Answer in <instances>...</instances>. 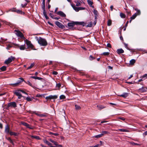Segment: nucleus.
Returning <instances> with one entry per match:
<instances>
[{"mask_svg": "<svg viewBox=\"0 0 147 147\" xmlns=\"http://www.w3.org/2000/svg\"><path fill=\"white\" fill-rule=\"evenodd\" d=\"M118 131H120L121 132H129V131L128 130L124 129H118Z\"/></svg>", "mask_w": 147, "mask_h": 147, "instance_id": "28", "label": "nucleus"}, {"mask_svg": "<svg viewBox=\"0 0 147 147\" xmlns=\"http://www.w3.org/2000/svg\"><path fill=\"white\" fill-rule=\"evenodd\" d=\"M135 62V60L134 59H132L130 61V64L131 65L133 64Z\"/></svg>", "mask_w": 147, "mask_h": 147, "instance_id": "37", "label": "nucleus"}, {"mask_svg": "<svg viewBox=\"0 0 147 147\" xmlns=\"http://www.w3.org/2000/svg\"><path fill=\"white\" fill-rule=\"evenodd\" d=\"M109 133V132L108 131H102V134H103L104 136L105 134H108Z\"/></svg>", "mask_w": 147, "mask_h": 147, "instance_id": "47", "label": "nucleus"}, {"mask_svg": "<svg viewBox=\"0 0 147 147\" xmlns=\"http://www.w3.org/2000/svg\"><path fill=\"white\" fill-rule=\"evenodd\" d=\"M100 146V144H97V145L94 146V147H99Z\"/></svg>", "mask_w": 147, "mask_h": 147, "instance_id": "64", "label": "nucleus"}, {"mask_svg": "<svg viewBox=\"0 0 147 147\" xmlns=\"http://www.w3.org/2000/svg\"><path fill=\"white\" fill-rule=\"evenodd\" d=\"M128 95V93L126 92L123 93L122 94L119 95L118 96L123 97L124 98H126Z\"/></svg>", "mask_w": 147, "mask_h": 147, "instance_id": "14", "label": "nucleus"}, {"mask_svg": "<svg viewBox=\"0 0 147 147\" xmlns=\"http://www.w3.org/2000/svg\"><path fill=\"white\" fill-rule=\"evenodd\" d=\"M92 22H91L89 24L86 25V24L85 26L87 27H91L92 26Z\"/></svg>", "mask_w": 147, "mask_h": 147, "instance_id": "40", "label": "nucleus"}, {"mask_svg": "<svg viewBox=\"0 0 147 147\" xmlns=\"http://www.w3.org/2000/svg\"><path fill=\"white\" fill-rule=\"evenodd\" d=\"M65 98V96L63 95H61L60 96V98L61 99H64Z\"/></svg>", "mask_w": 147, "mask_h": 147, "instance_id": "46", "label": "nucleus"}, {"mask_svg": "<svg viewBox=\"0 0 147 147\" xmlns=\"http://www.w3.org/2000/svg\"><path fill=\"white\" fill-rule=\"evenodd\" d=\"M24 42L27 46V48H26L27 49H33L34 46L32 44L30 41L28 40L27 39H26V40H24Z\"/></svg>", "mask_w": 147, "mask_h": 147, "instance_id": "2", "label": "nucleus"}, {"mask_svg": "<svg viewBox=\"0 0 147 147\" xmlns=\"http://www.w3.org/2000/svg\"><path fill=\"white\" fill-rule=\"evenodd\" d=\"M86 24V23H85L83 22H80L79 25H82L83 26H85Z\"/></svg>", "mask_w": 147, "mask_h": 147, "instance_id": "39", "label": "nucleus"}, {"mask_svg": "<svg viewBox=\"0 0 147 147\" xmlns=\"http://www.w3.org/2000/svg\"><path fill=\"white\" fill-rule=\"evenodd\" d=\"M111 24V20H109L108 21L107 25L108 26H110Z\"/></svg>", "mask_w": 147, "mask_h": 147, "instance_id": "50", "label": "nucleus"}, {"mask_svg": "<svg viewBox=\"0 0 147 147\" xmlns=\"http://www.w3.org/2000/svg\"><path fill=\"white\" fill-rule=\"evenodd\" d=\"M30 78L34 79H37L38 80H41L42 79V78L40 77H39L37 76H32L30 77Z\"/></svg>", "mask_w": 147, "mask_h": 147, "instance_id": "22", "label": "nucleus"}, {"mask_svg": "<svg viewBox=\"0 0 147 147\" xmlns=\"http://www.w3.org/2000/svg\"><path fill=\"white\" fill-rule=\"evenodd\" d=\"M16 32V34L18 36L20 37L23 34L19 30H15L14 31Z\"/></svg>", "mask_w": 147, "mask_h": 147, "instance_id": "13", "label": "nucleus"}, {"mask_svg": "<svg viewBox=\"0 0 147 147\" xmlns=\"http://www.w3.org/2000/svg\"><path fill=\"white\" fill-rule=\"evenodd\" d=\"M31 137L32 138H35L38 140H39L40 139V137L37 136H31Z\"/></svg>", "mask_w": 147, "mask_h": 147, "instance_id": "23", "label": "nucleus"}, {"mask_svg": "<svg viewBox=\"0 0 147 147\" xmlns=\"http://www.w3.org/2000/svg\"><path fill=\"white\" fill-rule=\"evenodd\" d=\"M56 13L62 17H65L66 15L63 11H59Z\"/></svg>", "mask_w": 147, "mask_h": 147, "instance_id": "10", "label": "nucleus"}, {"mask_svg": "<svg viewBox=\"0 0 147 147\" xmlns=\"http://www.w3.org/2000/svg\"><path fill=\"white\" fill-rule=\"evenodd\" d=\"M140 90H142V92H144L145 91V89H144V88L143 87H142L141 88H140Z\"/></svg>", "mask_w": 147, "mask_h": 147, "instance_id": "63", "label": "nucleus"}, {"mask_svg": "<svg viewBox=\"0 0 147 147\" xmlns=\"http://www.w3.org/2000/svg\"><path fill=\"white\" fill-rule=\"evenodd\" d=\"M50 141L53 143L55 146H53L51 145V147H62V146L61 145H59L58 144V143L56 141L53 140L51 139H50L49 140Z\"/></svg>", "mask_w": 147, "mask_h": 147, "instance_id": "5", "label": "nucleus"}, {"mask_svg": "<svg viewBox=\"0 0 147 147\" xmlns=\"http://www.w3.org/2000/svg\"><path fill=\"white\" fill-rule=\"evenodd\" d=\"M42 9L43 11L45 10V5H42Z\"/></svg>", "mask_w": 147, "mask_h": 147, "instance_id": "57", "label": "nucleus"}, {"mask_svg": "<svg viewBox=\"0 0 147 147\" xmlns=\"http://www.w3.org/2000/svg\"><path fill=\"white\" fill-rule=\"evenodd\" d=\"M57 95H50L46 97V99H55L57 98Z\"/></svg>", "mask_w": 147, "mask_h": 147, "instance_id": "9", "label": "nucleus"}, {"mask_svg": "<svg viewBox=\"0 0 147 147\" xmlns=\"http://www.w3.org/2000/svg\"><path fill=\"white\" fill-rule=\"evenodd\" d=\"M17 107L16 104L15 102H11L8 103L6 107V109H8L9 107H13L15 108Z\"/></svg>", "mask_w": 147, "mask_h": 147, "instance_id": "6", "label": "nucleus"}, {"mask_svg": "<svg viewBox=\"0 0 147 147\" xmlns=\"http://www.w3.org/2000/svg\"><path fill=\"white\" fill-rule=\"evenodd\" d=\"M80 22H74V25H78L80 24Z\"/></svg>", "mask_w": 147, "mask_h": 147, "instance_id": "61", "label": "nucleus"}, {"mask_svg": "<svg viewBox=\"0 0 147 147\" xmlns=\"http://www.w3.org/2000/svg\"><path fill=\"white\" fill-rule=\"evenodd\" d=\"M26 100L28 101H31L32 100V99L29 97H27Z\"/></svg>", "mask_w": 147, "mask_h": 147, "instance_id": "52", "label": "nucleus"}, {"mask_svg": "<svg viewBox=\"0 0 147 147\" xmlns=\"http://www.w3.org/2000/svg\"><path fill=\"white\" fill-rule=\"evenodd\" d=\"M94 14L97 15L98 13V11L97 10H94Z\"/></svg>", "mask_w": 147, "mask_h": 147, "instance_id": "58", "label": "nucleus"}, {"mask_svg": "<svg viewBox=\"0 0 147 147\" xmlns=\"http://www.w3.org/2000/svg\"><path fill=\"white\" fill-rule=\"evenodd\" d=\"M135 10H136V11H137L136 13H137V16L140 15L141 13H140V10H139L138 9H135Z\"/></svg>", "mask_w": 147, "mask_h": 147, "instance_id": "43", "label": "nucleus"}, {"mask_svg": "<svg viewBox=\"0 0 147 147\" xmlns=\"http://www.w3.org/2000/svg\"><path fill=\"white\" fill-rule=\"evenodd\" d=\"M16 9L15 8H13L10 9H9L8 11H12L13 12H16Z\"/></svg>", "mask_w": 147, "mask_h": 147, "instance_id": "29", "label": "nucleus"}, {"mask_svg": "<svg viewBox=\"0 0 147 147\" xmlns=\"http://www.w3.org/2000/svg\"><path fill=\"white\" fill-rule=\"evenodd\" d=\"M55 24L60 28L63 29L65 27L64 26L58 21H56L55 22Z\"/></svg>", "mask_w": 147, "mask_h": 147, "instance_id": "8", "label": "nucleus"}, {"mask_svg": "<svg viewBox=\"0 0 147 147\" xmlns=\"http://www.w3.org/2000/svg\"><path fill=\"white\" fill-rule=\"evenodd\" d=\"M0 69L2 71H4L6 69V67L5 66H3L0 68Z\"/></svg>", "mask_w": 147, "mask_h": 147, "instance_id": "31", "label": "nucleus"}, {"mask_svg": "<svg viewBox=\"0 0 147 147\" xmlns=\"http://www.w3.org/2000/svg\"><path fill=\"white\" fill-rule=\"evenodd\" d=\"M7 140L9 141L10 143L13 144V142L12 140L11 139V138H8L7 139Z\"/></svg>", "mask_w": 147, "mask_h": 147, "instance_id": "51", "label": "nucleus"}, {"mask_svg": "<svg viewBox=\"0 0 147 147\" xmlns=\"http://www.w3.org/2000/svg\"><path fill=\"white\" fill-rule=\"evenodd\" d=\"M19 83H19V82L18 81L16 83L14 84H10L14 86H17L18 85Z\"/></svg>", "mask_w": 147, "mask_h": 147, "instance_id": "34", "label": "nucleus"}, {"mask_svg": "<svg viewBox=\"0 0 147 147\" xmlns=\"http://www.w3.org/2000/svg\"><path fill=\"white\" fill-rule=\"evenodd\" d=\"M97 107L98 108V109L99 110H101V109L105 108V107L104 106L102 105H97Z\"/></svg>", "mask_w": 147, "mask_h": 147, "instance_id": "19", "label": "nucleus"}, {"mask_svg": "<svg viewBox=\"0 0 147 147\" xmlns=\"http://www.w3.org/2000/svg\"><path fill=\"white\" fill-rule=\"evenodd\" d=\"M120 16L121 17L123 18H124L125 17V15L122 13H120Z\"/></svg>", "mask_w": 147, "mask_h": 147, "instance_id": "35", "label": "nucleus"}, {"mask_svg": "<svg viewBox=\"0 0 147 147\" xmlns=\"http://www.w3.org/2000/svg\"><path fill=\"white\" fill-rule=\"evenodd\" d=\"M130 144L132 145L140 146V144L135 143L133 142H130Z\"/></svg>", "mask_w": 147, "mask_h": 147, "instance_id": "38", "label": "nucleus"}, {"mask_svg": "<svg viewBox=\"0 0 147 147\" xmlns=\"http://www.w3.org/2000/svg\"><path fill=\"white\" fill-rule=\"evenodd\" d=\"M137 13H135L132 16H131L130 18V19H131V20H134V19L137 16Z\"/></svg>", "mask_w": 147, "mask_h": 147, "instance_id": "24", "label": "nucleus"}, {"mask_svg": "<svg viewBox=\"0 0 147 147\" xmlns=\"http://www.w3.org/2000/svg\"><path fill=\"white\" fill-rule=\"evenodd\" d=\"M49 15L53 19L54 18V15L52 13H50Z\"/></svg>", "mask_w": 147, "mask_h": 147, "instance_id": "55", "label": "nucleus"}, {"mask_svg": "<svg viewBox=\"0 0 147 147\" xmlns=\"http://www.w3.org/2000/svg\"><path fill=\"white\" fill-rule=\"evenodd\" d=\"M71 5L73 9L76 12L80 10H84L85 9V7H77L73 3H71Z\"/></svg>", "mask_w": 147, "mask_h": 147, "instance_id": "3", "label": "nucleus"}, {"mask_svg": "<svg viewBox=\"0 0 147 147\" xmlns=\"http://www.w3.org/2000/svg\"><path fill=\"white\" fill-rule=\"evenodd\" d=\"M17 46L18 47L19 49L21 50H24L25 49H26L27 48L25 47V44L20 45H17Z\"/></svg>", "mask_w": 147, "mask_h": 147, "instance_id": "12", "label": "nucleus"}, {"mask_svg": "<svg viewBox=\"0 0 147 147\" xmlns=\"http://www.w3.org/2000/svg\"><path fill=\"white\" fill-rule=\"evenodd\" d=\"M103 136V134H98V135L94 136L92 137L94 138H100L101 137H102Z\"/></svg>", "mask_w": 147, "mask_h": 147, "instance_id": "21", "label": "nucleus"}, {"mask_svg": "<svg viewBox=\"0 0 147 147\" xmlns=\"http://www.w3.org/2000/svg\"><path fill=\"white\" fill-rule=\"evenodd\" d=\"M107 47L110 48H111V45L109 43H108L107 44Z\"/></svg>", "mask_w": 147, "mask_h": 147, "instance_id": "59", "label": "nucleus"}, {"mask_svg": "<svg viewBox=\"0 0 147 147\" xmlns=\"http://www.w3.org/2000/svg\"><path fill=\"white\" fill-rule=\"evenodd\" d=\"M21 124L24 126H26L27 128L30 129H33V128L32 127H31L29 124L26 123L24 122H22L21 123Z\"/></svg>", "mask_w": 147, "mask_h": 147, "instance_id": "11", "label": "nucleus"}, {"mask_svg": "<svg viewBox=\"0 0 147 147\" xmlns=\"http://www.w3.org/2000/svg\"><path fill=\"white\" fill-rule=\"evenodd\" d=\"M9 134L11 136L13 135L15 136H18V133L13 131H10L9 132Z\"/></svg>", "mask_w": 147, "mask_h": 147, "instance_id": "18", "label": "nucleus"}, {"mask_svg": "<svg viewBox=\"0 0 147 147\" xmlns=\"http://www.w3.org/2000/svg\"><path fill=\"white\" fill-rule=\"evenodd\" d=\"M89 59L91 61H92V60L95 59V58L93 57L92 55H90L89 57Z\"/></svg>", "mask_w": 147, "mask_h": 147, "instance_id": "44", "label": "nucleus"}, {"mask_svg": "<svg viewBox=\"0 0 147 147\" xmlns=\"http://www.w3.org/2000/svg\"><path fill=\"white\" fill-rule=\"evenodd\" d=\"M20 90V92H22V93H24L26 95H28L27 93H26V92H24V91L23 90Z\"/></svg>", "mask_w": 147, "mask_h": 147, "instance_id": "60", "label": "nucleus"}, {"mask_svg": "<svg viewBox=\"0 0 147 147\" xmlns=\"http://www.w3.org/2000/svg\"><path fill=\"white\" fill-rule=\"evenodd\" d=\"M118 119H120L124 121L125 120V119L123 117H119L118 118Z\"/></svg>", "mask_w": 147, "mask_h": 147, "instance_id": "62", "label": "nucleus"}, {"mask_svg": "<svg viewBox=\"0 0 147 147\" xmlns=\"http://www.w3.org/2000/svg\"><path fill=\"white\" fill-rule=\"evenodd\" d=\"M47 116V115L45 114H40L39 117H43Z\"/></svg>", "mask_w": 147, "mask_h": 147, "instance_id": "54", "label": "nucleus"}, {"mask_svg": "<svg viewBox=\"0 0 147 147\" xmlns=\"http://www.w3.org/2000/svg\"><path fill=\"white\" fill-rule=\"evenodd\" d=\"M9 128L8 125H6L5 129V132L7 134L9 133Z\"/></svg>", "mask_w": 147, "mask_h": 147, "instance_id": "16", "label": "nucleus"}, {"mask_svg": "<svg viewBox=\"0 0 147 147\" xmlns=\"http://www.w3.org/2000/svg\"><path fill=\"white\" fill-rule=\"evenodd\" d=\"M44 142V143L46 144L49 146L50 147H51L52 144L49 142H48L47 140H45Z\"/></svg>", "mask_w": 147, "mask_h": 147, "instance_id": "25", "label": "nucleus"}, {"mask_svg": "<svg viewBox=\"0 0 147 147\" xmlns=\"http://www.w3.org/2000/svg\"><path fill=\"white\" fill-rule=\"evenodd\" d=\"M16 58L15 57L11 56L10 57L8 58L7 59L5 60V63L7 64H8L14 61Z\"/></svg>", "mask_w": 147, "mask_h": 147, "instance_id": "4", "label": "nucleus"}, {"mask_svg": "<svg viewBox=\"0 0 147 147\" xmlns=\"http://www.w3.org/2000/svg\"><path fill=\"white\" fill-rule=\"evenodd\" d=\"M19 79L20 80L18 81V82H19V83H20L22 82H23L24 81V79H23V78H19Z\"/></svg>", "mask_w": 147, "mask_h": 147, "instance_id": "53", "label": "nucleus"}, {"mask_svg": "<svg viewBox=\"0 0 147 147\" xmlns=\"http://www.w3.org/2000/svg\"><path fill=\"white\" fill-rule=\"evenodd\" d=\"M34 65V63H32L31 64L30 66L27 68V69H29L32 68Z\"/></svg>", "mask_w": 147, "mask_h": 147, "instance_id": "33", "label": "nucleus"}, {"mask_svg": "<svg viewBox=\"0 0 147 147\" xmlns=\"http://www.w3.org/2000/svg\"><path fill=\"white\" fill-rule=\"evenodd\" d=\"M52 73L53 75H57L58 74V72L55 71H53Z\"/></svg>", "mask_w": 147, "mask_h": 147, "instance_id": "56", "label": "nucleus"}, {"mask_svg": "<svg viewBox=\"0 0 147 147\" xmlns=\"http://www.w3.org/2000/svg\"><path fill=\"white\" fill-rule=\"evenodd\" d=\"M87 2L88 4L92 8H94V6L92 5L93 2L91 0H87Z\"/></svg>", "mask_w": 147, "mask_h": 147, "instance_id": "17", "label": "nucleus"}, {"mask_svg": "<svg viewBox=\"0 0 147 147\" xmlns=\"http://www.w3.org/2000/svg\"><path fill=\"white\" fill-rule=\"evenodd\" d=\"M16 12L18 13H21V14H24V12H23L22 11L20 10H16Z\"/></svg>", "mask_w": 147, "mask_h": 147, "instance_id": "36", "label": "nucleus"}, {"mask_svg": "<svg viewBox=\"0 0 147 147\" xmlns=\"http://www.w3.org/2000/svg\"><path fill=\"white\" fill-rule=\"evenodd\" d=\"M43 14L46 19H48L49 18L46 14L45 10L43 11Z\"/></svg>", "mask_w": 147, "mask_h": 147, "instance_id": "26", "label": "nucleus"}, {"mask_svg": "<svg viewBox=\"0 0 147 147\" xmlns=\"http://www.w3.org/2000/svg\"><path fill=\"white\" fill-rule=\"evenodd\" d=\"M140 78H142L143 80L147 78V74H145L140 77Z\"/></svg>", "mask_w": 147, "mask_h": 147, "instance_id": "27", "label": "nucleus"}, {"mask_svg": "<svg viewBox=\"0 0 147 147\" xmlns=\"http://www.w3.org/2000/svg\"><path fill=\"white\" fill-rule=\"evenodd\" d=\"M74 2L76 3V5L77 6H80L81 3L78 1H75Z\"/></svg>", "mask_w": 147, "mask_h": 147, "instance_id": "32", "label": "nucleus"}, {"mask_svg": "<svg viewBox=\"0 0 147 147\" xmlns=\"http://www.w3.org/2000/svg\"><path fill=\"white\" fill-rule=\"evenodd\" d=\"M49 134H52V135H53L55 136H57L59 134L57 133H53V132H49Z\"/></svg>", "mask_w": 147, "mask_h": 147, "instance_id": "48", "label": "nucleus"}, {"mask_svg": "<svg viewBox=\"0 0 147 147\" xmlns=\"http://www.w3.org/2000/svg\"><path fill=\"white\" fill-rule=\"evenodd\" d=\"M38 42L41 46H46L47 45V42L45 39L40 37L38 40Z\"/></svg>", "mask_w": 147, "mask_h": 147, "instance_id": "1", "label": "nucleus"}, {"mask_svg": "<svg viewBox=\"0 0 147 147\" xmlns=\"http://www.w3.org/2000/svg\"><path fill=\"white\" fill-rule=\"evenodd\" d=\"M117 52L118 54H120L123 53L124 51L122 49H117Z\"/></svg>", "mask_w": 147, "mask_h": 147, "instance_id": "15", "label": "nucleus"}, {"mask_svg": "<svg viewBox=\"0 0 147 147\" xmlns=\"http://www.w3.org/2000/svg\"><path fill=\"white\" fill-rule=\"evenodd\" d=\"M26 83L27 84L30 86H31L33 88H35V87L34 86H33L32 85V84L30 83V82L29 81H27Z\"/></svg>", "mask_w": 147, "mask_h": 147, "instance_id": "30", "label": "nucleus"}, {"mask_svg": "<svg viewBox=\"0 0 147 147\" xmlns=\"http://www.w3.org/2000/svg\"><path fill=\"white\" fill-rule=\"evenodd\" d=\"M67 25L69 27H73L75 25L74 22H69L67 24Z\"/></svg>", "mask_w": 147, "mask_h": 147, "instance_id": "20", "label": "nucleus"}, {"mask_svg": "<svg viewBox=\"0 0 147 147\" xmlns=\"http://www.w3.org/2000/svg\"><path fill=\"white\" fill-rule=\"evenodd\" d=\"M76 109V110H78L81 108V107L80 106H78L77 105H75Z\"/></svg>", "mask_w": 147, "mask_h": 147, "instance_id": "45", "label": "nucleus"}, {"mask_svg": "<svg viewBox=\"0 0 147 147\" xmlns=\"http://www.w3.org/2000/svg\"><path fill=\"white\" fill-rule=\"evenodd\" d=\"M61 86V84L60 83H59L56 84V87H58V89H59Z\"/></svg>", "mask_w": 147, "mask_h": 147, "instance_id": "49", "label": "nucleus"}, {"mask_svg": "<svg viewBox=\"0 0 147 147\" xmlns=\"http://www.w3.org/2000/svg\"><path fill=\"white\" fill-rule=\"evenodd\" d=\"M14 94L18 96V99H20L22 97L20 90H16L14 92Z\"/></svg>", "mask_w": 147, "mask_h": 147, "instance_id": "7", "label": "nucleus"}, {"mask_svg": "<svg viewBox=\"0 0 147 147\" xmlns=\"http://www.w3.org/2000/svg\"><path fill=\"white\" fill-rule=\"evenodd\" d=\"M109 54V52H105L102 54V55H103L104 56H108Z\"/></svg>", "mask_w": 147, "mask_h": 147, "instance_id": "42", "label": "nucleus"}, {"mask_svg": "<svg viewBox=\"0 0 147 147\" xmlns=\"http://www.w3.org/2000/svg\"><path fill=\"white\" fill-rule=\"evenodd\" d=\"M6 39H3V38L0 37V42H3L6 40Z\"/></svg>", "mask_w": 147, "mask_h": 147, "instance_id": "41", "label": "nucleus"}]
</instances>
